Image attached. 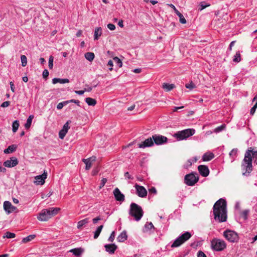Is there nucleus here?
<instances>
[{"instance_id": "1", "label": "nucleus", "mask_w": 257, "mask_h": 257, "mask_svg": "<svg viewBox=\"0 0 257 257\" xmlns=\"http://www.w3.org/2000/svg\"><path fill=\"white\" fill-rule=\"evenodd\" d=\"M214 218L219 222H225L227 219L226 202L223 199H219L213 206Z\"/></svg>"}, {"instance_id": "2", "label": "nucleus", "mask_w": 257, "mask_h": 257, "mask_svg": "<svg viewBox=\"0 0 257 257\" xmlns=\"http://www.w3.org/2000/svg\"><path fill=\"white\" fill-rule=\"evenodd\" d=\"M257 155V151H254L253 149L249 148L245 153L244 159L241 164L242 175L247 176L252 170V156Z\"/></svg>"}, {"instance_id": "3", "label": "nucleus", "mask_w": 257, "mask_h": 257, "mask_svg": "<svg viewBox=\"0 0 257 257\" xmlns=\"http://www.w3.org/2000/svg\"><path fill=\"white\" fill-rule=\"evenodd\" d=\"M59 208H49L43 209L37 215V219L41 221H47L52 216L57 214Z\"/></svg>"}, {"instance_id": "4", "label": "nucleus", "mask_w": 257, "mask_h": 257, "mask_svg": "<svg viewBox=\"0 0 257 257\" xmlns=\"http://www.w3.org/2000/svg\"><path fill=\"white\" fill-rule=\"evenodd\" d=\"M128 213L137 221L140 220L144 214L142 207L135 203L131 204Z\"/></svg>"}, {"instance_id": "5", "label": "nucleus", "mask_w": 257, "mask_h": 257, "mask_svg": "<svg viewBox=\"0 0 257 257\" xmlns=\"http://www.w3.org/2000/svg\"><path fill=\"white\" fill-rule=\"evenodd\" d=\"M211 249L216 251H221L226 247V242L222 239L214 238L210 242Z\"/></svg>"}, {"instance_id": "6", "label": "nucleus", "mask_w": 257, "mask_h": 257, "mask_svg": "<svg viewBox=\"0 0 257 257\" xmlns=\"http://www.w3.org/2000/svg\"><path fill=\"white\" fill-rule=\"evenodd\" d=\"M195 130L193 128H187L183 131H178L174 135V137L178 140L181 141L187 139L193 136Z\"/></svg>"}, {"instance_id": "7", "label": "nucleus", "mask_w": 257, "mask_h": 257, "mask_svg": "<svg viewBox=\"0 0 257 257\" xmlns=\"http://www.w3.org/2000/svg\"><path fill=\"white\" fill-rule=\"evenodd\" d=\"M192 235L188 231L185 232V233H183L181 235H180L179 237H178L173 242V243L171 245L172 247H177L181 245H182L183 243H184L185 242L187 241L190 238Z\"/></svg>"}, {"instance_id": "8", "label": "nucleus", "mask_w": 257, "mask_h": 257, "mask_svg": "<svg viewBox=\"0 0 257 257\" xmlns=\"http://www.w3.org/2000/svg\"><path fill=\"white\" fill-rule=\"evenodd\" d=\"M199 180V176L197 173H191L187 174L184 177V182L188 186H194Z\"/></svg>"}, {"instance_id": "9", "label": "nucleus", "mask_w": 257, "mask_h": 257, "mask_svg": "<svg viewBox=\"0 0 257 257\" xmlns=\"http://www.w3.org/2000/svg\"><path fill=\"white\" fill-rule=\"evenodd\" d=\"M224 237L229 242H236L239 240L238 234L231 230H226L223 232Z\"/></svg>"}, {"instance_id": "10", "label": "nucleus", "mask_w": 257, "mask_h": 257, "mask_svg": "<svg viewBox=\"0 0 257 257\" xmlns=\"http://www.w3.org/2000/svg\"><path fill=\"white\" fill-rule=\"evenodd\" d=\"M152 139H153L154 144L155 143L157 145H162L166 143L168 140L167 137L160 135H153Z\"/></svg>"}, {"instance_id": "11", "label": "nucleus", "mask_w": 257, "mask_h": 257, "mask_svg": "<svg viewBox=\"0 0 257 257\" xmlns=\"http://www.w3.org/2000/svg\"><path fill=\"white\" fill-rule=\"evenodd\" d=\"M18 164V160L17 158L13 157L4 162V166L7 168H12Z\"/></svg>"}, {"instance_id": "12", "label": "nucleus", "mask_w": 257, "mask_h": 257, "mask_svg": "<svg viewBox=\"0 0 257 257\" xmlns=\"http://www.w3.org/2000/svg\"><path fill=\"white\" fill-rule=\"evenodd\" d=\"M4 209L7 214H10L17 210V207L13 206L12 203L8 201H5L4 202Z\"/></svg>"}, {"instance_id": "13", "label": "nucleus", "mask_w": 257, "mask_h": 257, "mask_svg": "<svg viewBox=\"0 0 257 257\" xmlns=\"http://www.w3.org/2000/svg\"><path fill=\"white\" fill-rule=\"evenodd\" d=\"M47 176V174L45 172L42 175H38L35 177L34 183L37 185H43L45 183V180Z\"/></svg>"}, {"instance_id": "14", "label": "nucleus", "mask_w": 257, "mask_h": 257, "mask_svg": "<svg viewBox=\"0 0 257 257\" xmlns=\"http://www.w3.org/2000/svg\"><path fill=\"white\" fill-rule=\"evenodd\" d=\"M135 188L137 190V194L139 197L144 198L147 196V191L144 187L136 184Z\"/></svg>"}, {"instance_id": "15", "label": "nucleus", "mask_w": 257, "mask_h": 257, "mask_svg": "<svg viewBox=\"0 0 257 257\" xmlns=\"http://www.w3.org/2000/svg\"><path fill=\"white\" fill-rule=\"evenodd\" d=\"M154 145V141L152 138H149L145 140L144 142L138 145L140 148H145L146 147H150Z\"/></svg>"}, {"instance_id": "16", "label": "nucleus", "mask_w": 257, "mask_h": 257, "mask_svg": "<svg viewBox=\"0 0 257 257\" xmlns=\"http://www.w3.org/2000/svg\"><path fill=\"white\" fill-rule=\"evenodd\" d=\"M198 170L200 174L203 177H207L209 174V170L205 165H201L198 166Z\"/></svg>"}, {"instance_id": "17", "label": "nucleus", "mask_w": 257, "mask_h": 257, "mask_svg": "<svg viewBox=\"0 0 257 257\" xmlns=\"http://www.w3.org/2000/svg\"><path fill=\"white\" fill-rule=\"evenodd\" d=\"M113 194L115 199L120 202H123L124 200V195L120 191L118 188H116L113 191Z\"/></svg>"}, {"instance_id": "18", "label": "nucleus", "mask_w": 257, "mask_h": 257, "mask_svg": "<svg viewBox=\"0 0 257 257\" xmlns=\"http://www.w3.org/2000/svg\"><path fill=\"white\" fill-rule=\"evenodd\" d=\"M96 160V157L93 156L87 159H83V162L85 164L86 167L85 169L87 170H88L90 169L92 166V163L94 162Z\"/></svg>"}, {"instance_id": "19", "label": "nucleus", "mask_w": 257, "mask_h": 257, "mask_svg": "<svg viewBox=\"0 0 257 257\" xmlns=\"http://www.w3.org/2000/svg\"><path fill=\"white\" fill-rule=\"evenodd\" d=\"M104 247L107 252L113 254L117 247L115 244H107L104 245Z\"/></svg>"}, {"instance_id": "20", "label": "nucleus", "mask_w": 257, "mask_h": 257, "mask_svg": "<svg viewBox=\"0 0 257 257\" xmlns=\"http://www.w3.org/2000/svg\"><path fill=\"white\" fill-rule=\"evenodd\" d=\"M170 7L171 8H172L175 13L176 14V15L179 17V21L181 23L183 24H186V21L185 19V18L184 17V16H183L182 14H181L177 9L176 8H175V7L172 5V4H171L170 5Z\"/></svg>"}, {"instance_id": "21", "label": "nucleus", "mask_w": 257, "mask_h": 257, "mask_svg": "<svg viewBox=\"0 0 257 257\" xmlns=\"http://www.w3.org/2000/svg\"><path fill=\"white\" fill-rule=\"evenodd\" d=\"M127 235L125 231H123L120 234L117 236V240L118 242H122L127 239Z\"/></svg>"}, {"instance_id": "22", "label": "nucleus", "mask_w": 257, "mask_h": 257, "mask_svg": "<svg viewBox=\"0 0 257 257\" xmlns=\"http://www.w3.org/2000/svg\"><path fill=\"white\" fill-rule=\"evenodd\" d=\"M69 251L72 252L74 255L79 256L84 252V249L81 247L75 248L71 249Z\"/></svg>"}, {"instance_id": "23", "label": "nucleus", "mask_w": 257, "mask_h": 257, "mask_svg": "<svg viewBox=\"0 0 257 257\" xmlns=\"http://www.w3.org/2000/svg\"><path fill=\"white\" fill-rule=\"evenodd\" d=\"M52 82L53 84H55L57 83L64 84V83H69V80L67 78L61 79V78H54L52 79Z\"/></svg>"}, {"instance_id": "24", "label": "nucleus", "mask_w": 257, "mask_h": 257, "mask_svg": "<svg viewBox=\"0 0 257 257\" xmlns=\"http://www.w3.org/2000/svg\"><path fill=\"white\" fill-rule=\"evenodd\" d=\"M214 157V155L212 153H206L202 156V160L203 161H209Z\"/></svg>"}, {"instance_id": "25", "label": "nucleus", "mask_w": 257, "mask_h": 257, "mask_svg": "<svg viewBox=\"0 0 257 257\" xmlns=\"http://www.w3.org/2000/svg\"><path fill=\"white\" fill-rule=\"evenodd\" d=\"M102 35V29L101 27H97L95 29L94 34V40H97Z\"/></svg>"}, {"instance_id": "26", "label": "nucleus", "mask_w": 257, "mask_h": 257, "mask_svg": "<svg viewBox=\"0 0 257 257\" xmlns=\"http://www.w3.org/2000/svg\"><path fill=\"white\" fill-rule=\"evenodd\" d=\"M89 222V218H86L84 219H82L77 223V228L78 229H81L82 227L85 225L86 224H87Z\"/></svg>"}, {"instance_id": "27", "label": "nucleus", "mask_w": 257, "mask_h": 257, "mask_svg": "<svg viewBox=\"0 0 257 257\" xmlns=\"http://www.w3.org/2000/svg\"><path fill=\"white\" fill-rule=\"evenodd\" d=\"M197 161V158L195 157L193 159H190L187 160L186 163L183 165V167L185 169L188 168L192 164L195 163Z\"/></svg>"}, {"instance_id": "28", "label": "nucleus", "mask_w": 257, "mask_h": 257, "mask_svg": "<svg viewBox=\"0 0 257 257\" xmlns=\"http://www.w3.org/2000/svg\"><path fill=\"white\" fill-rule=\"evenodd\" d=\"M17 146L16 145L9 146L8 148L4 150L5 154H10L14 152L17 149Z\"/></svg>"}, {"instance_id": "29", "label": "nucleus", "mask_w": 257, "mask_h": 257, "mask_svg": "<svg viewBox=\"0 0 257 257\" xmlns=\"http://www.w3.org/2000/svg\"><path fill=\"white\" fill-rule=\"evenodd\" d=\"M163 88L166 91H169L172 90L174 87L175 85L173 84L163 83L162 85Z\"/></svg>"}, {"instance_id": "30", "label": "nucleus", "mask_w": 257, "mask_h": 257, "mask_svg": "<svg viewBox=\"0 0 257 257\" xmlns=\"http://www.w3.org/2000/svg\"><path fill=\"white\" fill-rule=\"evenodd\" d=\"M34 118L33 115H30L27 120V122L25 124V127L26 129H29L32 124V120Z\"/></svg>"}, {"instance_id": "31", "label": "nucleus", "mask_w": 257, "mask_h": 257, "mask_svg": "<svg viewBox=\"0 0 257 257\" xmlns=\"http://www.w3.org/2000/svg\"><path fill=\"white\" fill-rule=\"evenodd\" d=\"M154 228V225L153 223L150 222L146 223L145 225L144 228L143 229L144 232H148L151 229Z\"/></svg>"}, {"instance_id": "32", "label": "nucleus", "mask_w": 257, "mask_h": 257, "mask_svg": "<svg viewBox=\"0 0 257 257\" xmlns=\"http://www.w3.org/2000/svg\"><path fill=\"white\" fill-rule=\"evenodd\" d=\"M36 237V235L34 234H32L28 235V236L24 237L23 238L22 242V243H25L31 241L32 239H34Z\"/></svg>"}, {"instance_id": "33", "label": "nucleus", "mask_w": 257, "mask_h": 257, "mask_svg": "<svg viewBox=\"0 0 257 257\" xmlns=\"http://www.w3.org/2000/svg\"><path fill=\"white\" fill-rule=\"evenodd\" d=\"M103 227V225H101L97 228L96 230L94 232V237H93L94 239H96L98 237Z\"/></svg>"}, {"instance_id": "34", "label": "nucleus", "mask_w": 257, "mask_h": 257, "mask_svg": "<svg viewBox=\"0 0 257 257\" xmlns=\"http://www.w3.org/2000/svg\"><path fill=\"white\" fill-rule=\"evenodd\" d=\"M85 101L88 105L94 106L96 104V100L90 97L86 98Z\"/></svg>"}, {"instance_id": "35", "label": "nucleus", "mask_w": 257, "mask_h": 257, "mask_svg": "<svg viewBox=\"0 0 257 257\" xmlns=\"http://www.w3.org/2000/svg\"><path fill=\"white\" fill-rule=\"evenodd\" d=\"M85 58L89 61H92L94 58V54L92 52H87L85 54Z\"/></svg>"}, {"instance_id": "36", "label": "nucleus", "mask_w": 257, "mask_h": 257, "mask_svg": "<svg viewBox=\"0 0 257 257\" xmlns=\"http://www.w3.org/2000/svg\"><path fill=\"white\" fill-rule=\"evenodd\" d=\"M19 121L17 120H15L12 124V130L14 133H16L19 127Z\"/></svg>"}, {"instance_id": "37", "label": "nucleus", "mask_w": 257, "mask_h": 257, "mask_svg": "<svg viewBox=\"0 0 257 257\" xmlns=\"http://www.w3.org/2000/svg\"><path fill=\"white\" fill-rule=\"evenodd\" d=\"M237 149H233L229 153V155L230 157L232 158L231 162H233L234 160L235 157L237 155Z\"/></svg>"}, {"instance_id": "38", "label": "nucleus", "mask_w": 257, "mask_h": 257, "mask_svg": "<svg viewBox=\"0 0 257 257\" xmlns=\"http://www.w3.org/2000/svg\"><path fill=\"white\" fill-rule=\"evenodd\" d=\"M15 236L16 234L14 233L8 231L5 234L3 237L7 238H13L15 237Z\"/></svg>"}, {"instance_id": "39", "label": "nucleus", "mask_w": 257, "mask_h": 257, "mask_svg": "<svg viewBox=\"0 0 257 257\" xmlns=\"http://www.w3.org/2000/svg\"><path fill=\"white\" fill-rule=\"evenodd\" d=\"M240 54L239 51L237 52L235 55L234 56L233 61L235 62H239L240 61Z\"/></svg>"}, {"instance_id": "40", "label": "nucleus", "mask_w": 257, "mask_h": 257, "mask_svg": "<svg viewBox=\"0 0 257 257\" xmlns=\"http://www.w3.org/2000/svg\"><path fill=\"white\" fill-rule=\"evenodd\" d=\"M21 60L22 62V65L25 67L27 64V58L25 55H21Z\"/></svg>"}, {"instance_id": "41", "label": "nucleus", "mask_w": 257, "mask_h": 257, "mask_svg": "<svg viewBox=\"0 0 257 257\" xmlns=\"http://www.w3.org/2000/svg\"><path fill=\"white\" fill-rule=\"evenodd\" d=\"M225 124H222L220 126H219L216 127L214 130V132L215 133H218L221 132L222 130H223L225 128Z\"/></svg>"}, {"instance_id": "42", "label": "nucleus", "mask_w": 257, "mask_h": 257, "mask_svg": "<svg viewBox=\"0 0 257 257\" xmlns=\"http://www.w3.org/2000/svg\"><path fill=\"white\" fill-rule=\"evenodd\" d=\"M53 61H54V57L53 56H50L49 57V63H48L49 68L50 69H53Z\"/></svg>"}, {"instance_id": "43", "label": "nucleus", "mask_w": 257, "mask_h": 257, "mask_svg": "<svg viewBox=\"0 0 257 257\" xmlns=\"http://www.w3.org/2000/svg\"><path fill=\"white\" fill-rule=\"evenodd\" d=\"M249 212V210L248 209L244 210L242 211L241 213V216L244 218V219H247Z\"/></svg>"}, {"instance_id": "44", "label": "nucleus", "mask_w": 257, "mask_h": 257, "mask_svg": "<svg viewBox=\"0 0 257 257\" xmlns=\"http://www.w3.org/2000/svg\"><path fill=\"white\" fill-rule=\"evenodd\" d=\"M67 132L65 130H61L59 133V137L61 139H63L65 136H66Z\"/></svg>"}, {"instance_id": "45", "label": "nucleus", "mask_w": 257, "mask_h": 257, "mask_svg": "<svg viewBox=\"0 0 257 257\" xmlns=\"http://www.w3.org/2000/svg\"><path fill=\"white\" fill-rule=\"evenodd\" d=\"M113 60L119 68L121 67L122 62L120 59H119L117 57H115L113 58Z\"/></svg>"}, {"instance_id": "46", "label": "nucleus", "mask_w": 257, "mask_h": 257, "mask_svg": "<svg viewBox=\"0 0 257 257\" xmlns=\"http://www.w3.org/2000/svg\"><path fill=\"white\" fill-rule=\"evenodd\" d=\"M70 121H67L63 125V128H62V130H65L66 131V132H68V131L69 128V123H70Z\"/></svg>"}, {"instance_id": "47", "label": "nucleus", "mask_w": 257, "mask_h": 257, "mask_svg": "<svg viewBox=\"0 0 257 257\" xmlns=\"http://www.w3.org/2000/svg\"><path fill=\"white\" fill-rule=\"evenodd\" d=\"M256 108H257V100H256V102L255 103V104L253 105V106L250 109V113L251 115H253L254 113Z\"/></svg>"}, {"instance_id": "48", "label": "nucleus", "mask_w": 257, "mask_h": 257, "mask_svg": "<svg viewBox=\"0 0 257 257\" xmlns=\"http://www.w3.org/2000/svg\"><path fill=\"white\" fill-rule=\"evenodd\" d=\"M115 238V232L114 231H112L109 236V237L108 239V241L109 242H112Z\"/></svg>"}, {"instance_id": "49", "label": "nucleus", "mask_w": 257, "mask_h": 257, "mask_svg": "<svg viewBox=\"0 0 257 257\" xmlns=\"http://www.w3.org/2000/svg\"><path fill=\"white\" fill-rule=\"evenodd\" d=\"M185 87L189 89H192L195 87V85L192 82L189 84H186Z\"/></svg>"}, {"instance_id": "50", "label": "nucleus", "mask_w": 257, "mask_h": 257, "mask_svg": "<svg viewBox=\"0 0 257 257\" xmlns=\"http://www.w3.org/2000/svg\"><path fill=\"white\" fill-rule=\"evenodd\" d=\"M209 5H206L205 4L204 2H202L200 4V8L199 9L200 11H202V10L204 9L206 7H208Z\"/></svg>"}, {"instance_id": "51", "label": "nucleus", "mask_w": 257, "mask_h": 257, "mask_svg": "<svg viewBox=\"0 0 257 257\" xmlns=\"http://www.w3.org/2000/svg\"><path fill=\"white\" fill-rule=\"evenodd\" d=\"M49 74V71L47 69H45L43 72V77L44 79L47 78Z\"/></svg>"}, {"instance_id": "52", "label": "nucleus", "mask_w": 257, "mask_h": 257, "mask_svg": "<svg viewBox=\"0 0 257 257\" xmlns=\"http://www.w3.org/2000/svg\"><path fill=\"white\" fill-rule=\"evenodd\" d=\"M107 27L111 31H113L115 29V26L112 24H108L107 25Z\"/></svg>"}, {"instance_id": "53", "label": "nucleus", "mask_w": 257, "mask_h": 257, "mask_svg": "<svg viewBox=\"0 0 257 257\" xmlns=\"http://www.w3.org/2000/svg\"><path fill=\"white\" fill-rule=\"evenodd\" d=\"M106 182H107V179L106 178H103L101 181L99 188H102L105 185Z\"/></svg>"}, {"instance_id": "54", "label": "nucleus", "mask_w": 257, "mask_h": 257, "mask_svg": "<svg viewBox=\"0 0 257 257\" xmlns=\"http://www.w3.org/2000/svg\"><path fill=\"white\" fill-rule=\"evenodd\" d=\"M197 257H207V256L203 251L199 250L197 252Z\"/></svg>"}, {"instance_id": "55", "label": "nucleus", "mask_w": 257, "mask_h": 257, "mask_svg": "<svg viewBox=\"0 0 257 257\" xmlns=\"http://www.w3.org/2000/svg\"><path fill=\"white\" fill-rule=\"evenodd\" d=\"M10 104V102L9 101H5L1 104V106L2 107H7Z\"/></svg>"}, {"instance_id": "56", "label": "nucleus", "mask_w": 257, "mask_h": 257, "mask_svg": "<svg viewBox=\"0 0 257 257\" xmlns=\"http://www.w3.org/2000/svg\"><path fill=\"white\" fill-rule=\"evenodd\" d=\"M107 65L110 66V67L109 68L110 71L112 70L113 69V61L111 60H109L107 63Z\"/></svg>"}, {"instance_id": "57", "label": "nucleus", "mask_w": 257, "mask_h": 257, "mask_svg": "<svg viewBox=\"0 0 257 257\" xmlns=\"http://www.w3.org/2000/svg\"><path fill=\"white\" fill-rule=\"evenodd\" d=\"M101 217L100 216H97L96 218H94L92 219L93 223L94 224H96L97 222L100 220H101Z\"/></svg>"}, {"instance_id": "58", "label": "nucleus", "mask_w": 257, "mask_h": 257, "mask_svg": "<svg viewBox=\"0 0 257 257\" xmlns=\"http://www.w3.org/2000/svg\"><path fill=\"white\" fill-rule=\"evenodd\" d=\"M124 177H125V178H127L128 179H133V178L130 175L129 173L127 172L124 173Z\"/></svg>"}, {"instance_id": "59", "label": "nucleus", "mask_w": 257, "mask_h": 257, "mask_svg": "<svg viewBox=\"0 0 257 257\" xmlns=\"http://www.w3.org/2000/svg\"><path fill=\"white\" fill-rule=\"evenodd\" d=\"M10 84L11 90L14 92L15 91V87L14 83L13 82H10Z\"/></svg>"}, {"instance_id": "60", "label": "nucleus", "mask_w": 257, "mask_h": 257, "mask_svg": "<svg viewBox=\"0 0 257 257\" xmlns=\"http://www.w3.org/2000/svg\"><path fill=\"white\" fill-rule=\"evenodd\" d=\"M69 101V103L70 102H73L76 104H77L78 105H79V103H80V101L78 100H76V99H71Z\"/></svg>"}, {"instance_id": "61", "label": "nucleus", "mask_w": 257, "mask_h": 257, "mask_svg": "<svg viewBox=\"0 0 257 257\" xmlns=\"http://www.w3.org/2000/svg\"><path fill=\"white\" fill-rule=\"evenodd\" d=\"M85 91L84 89L83 90H75V93L79 94V95H82L84 94Z\"/></svg>"}, {"instance_id": "62", "label": "nucleus", "mask_w": 257, "mask_h": 257, "mask_svg": "<svg viewBox=\"0 0 257 257\" xmlns=\"http://www.w3.org/2000/svg\"><path fill=\"white\" fill-rule=\"evenodd\" d=\"M149 191L152 193H154V194H156L157 193V190L156 189V188L154 187H151L150 189H149Z\"/></svg>"}, {"instance_id": "63", "label": "nucleus", "mask_w": 257, "mask_h": 257, "mask_svg": "<svg viewBox=\"0 0 257 257\" xmlns=\"http://www.w3.org/2000/svg\"><path fill=\"white\" fill-rule=\"evenodd\" d=\"M123 20H119V21H118V25L120 27H121V28H123V26H123Z\"/></svg>"}, {"instance_id": "64", "label": "nucleus", "mask_w": 257, "mask_h": 257, "mask_svg": "<svg viewBox=\"0 0 257 257\" xmlns=\"http://www.w3.org/2000/svg\"><path fill=\"white\" fill-rule=\"evenodd\" d=\"M63 107V106L62 105V104L61 102L59 103L57 105V109H61Z\"/></svg>"}]
</instances>
